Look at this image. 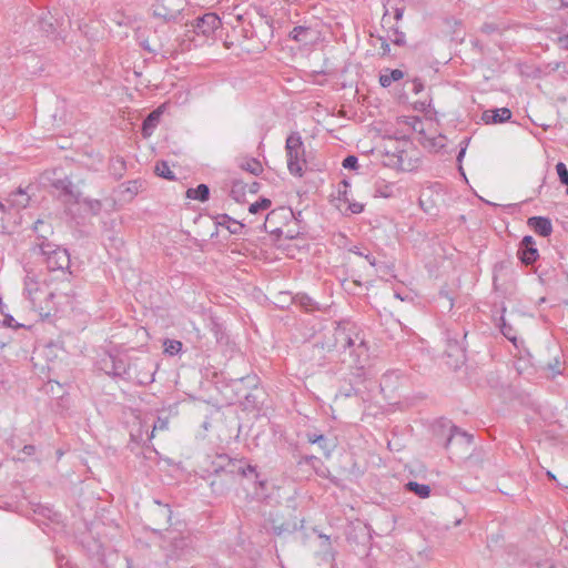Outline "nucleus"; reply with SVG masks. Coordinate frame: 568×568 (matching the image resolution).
<instances>
[{"mask_svg":"<svg viewBox=\"0 0 568 568\" xmlns=\"http://www.w3.org/2000/svg\"><path fill=\"white\" fill-rule=\"evenodd\" d=\"M285 152L287 158V170L294 175L302 178L304 174L305 146L298 132H292L285 141Z\"/></svg>","mask_w":568,"mask_h":568,"instance_id":"nucleus-1","label":"nucleus"},{"mask_svg":"<svg viewBox=\"0 0 568 568\" xmlns=\"http://www.w3.org/2000/svg\"><path fill=\"white\" fill-rule=\"evenodd\" d=\"M466 337L467 331L465 329L464 326H460L458 324H454L450 327H447L445 331V353L447 354L448 357L456 358V366L458 365V363H463L465 361Z\"/></svg>","mask_w":568,"mask_h":568,"instance_id":"nucleus-2","label":"nucleus"},{"mask_svg":"<svg viewBox=\"0 0 568 568\" xmlns=\"http://www.w3.org/2000/svg\"><path fill=\"white\" fill-rule=\"evenodd\" d=\"M186 0H161L151 6L152 16L165 23H179L183 20Z\"/></svg>","mask_w":568,"mask_h":568,"instance_id":"nucleus-3","label":"nucleus"},{"mask_svg":"<svg viewBox=\"0 0 568 568\" xmlns=\"http://www.w3.org/2000/svg\"><path fill=\"white\" fill-rule=\"evenodd\" d=\"M132 361L129 358L120 357L111 354H105L99 362V369L103 371L106 375L112 377H120L128 381L131 377Z\"/></svg>","mask_w":568,"mask_h":568,"instance_id":"nucleus-4","label":"nucleus"},{"mask_svg":"<svg viewBox=\"0 0 568 568\" xmlns=\"http://www.w3.org/2000/svg\"><path fill=\"white\" fill-rule=\"evenodd\" d=\"M131 365V377L128 381L135 382L141 386L150 385L154 382L158 364L150 357L134 358Z\"/></svg>","mask_w":568,"mask_h":568,"instance_id":"nucleus-5","label":"nucleus"},{"mask_svg":"<svg viewBox=\"0 0 568 568\" xmlns=\"http://www.w3.org/2000/svg\"><path fill=\"white\" fill-rule=\"evenodd\" d=\"M38 260L44 263L49 271H68L71 266L70 251H39Z\"/></svg>","mask_w":568,"mask_h":568,"instance_id":"nucleus-6","label":"nucleus"},{"mask_svg":"<svg viewBox=\"0 0 568 568\" xmlns=\"http://www.w3.org/2000/svg\"><path fill=\"white\" fill-rule=\"evenodd\" d=\"M222 26L221 19L216 13L209 12L197 17L192 23V31L197 36L211 37Z\"/></svg>","mask_w":568,"mask_h":568,"instance_id":"nucleus-7","label":"nucleus"},{"mask_svg":"<svg viewBox=\"0 0 568 568\" xmlns=\"http://www.w3.org/2000/svg\"><path fill=\"white\" fill-rule=\"evenodd\" d=\"M258 384L260 377L254 373H247L244 376L231 377L227 386L233 390L235 400L240 403L244 397L245 392Z\"/></svg>","mask_w":568,"mask_h":568,"instance_id":"nucleus-8","label":"nucleus"},{"mask_svg":"<svg viewBox=\"0 0 568 568\" xmlns=\"http://www.w3.org/2000/svg\"><path fill=\"white\" fill-rule=\"evenodd\" d=\"M264 529L268 534L282 536L284 534H292L296 531L297 525L296 523L283 520L277 513H270L268 517L265 519Z\"/></svg>","mask_w":568,"mask_h":568,"instance_id":"nucleus-9","label":"nucleus"},{"mask_svg":"<svg viewBox=\"0 0 568 568\" xmlns=\"http://www.w3.org/2000/svg\"><path fill=\"white\" fill-rule=\"evenodd\" d=\"M334 344L336 351H346L355 346L358 335L352 328L338 324L333 332Z\"/></svg>","mask_w":568,"mask_h":568,"instance_id":"nucleus-10","label":"nucleus"},{"mask_svg":"<svg viewBox=\"0 0 568 568\" xmlns=\"http://www.w3.org/2000/svg\"><path fill=\"white\" fill-rule=\"evenodd\" d=\"M233 483L234 481L230 477L224 476V473L220 471L216 466H212V471L209 476V485L214 495H225Z\"/></svg>","mask_w":568,"mask_h":568,"instance_id":"nucleus-11","label":"nucleus"},{"mask_svg":"<svg viewBox=\"0 0 568 568\" xmlns=\"http://www.w3.org/2000/svg\"><path fill=\"white\" fill-rule=\"evenodd\" d=\"M266 394L265 390L260 387V384L255 387L250 388L245 392L244 397L240 402L244 410H260L264 404Z\"/></svg>","mask_w":568,"mask_h":568,"instance_id":"nucleus-12","label":"nucleus"},{"mask_svg":"<svg viewBox=\"0 0 568 568\" xmlns=\"http://www.w3.org/2000/svg\"><path fill=\"white\" fill-rule=\"evenodd\" d=\"M473 439H474L473 435H470V434L462 430L457 426L453 425L450 427L449 436L446 439L445 448L449 449L452 447H457V448L465 447L466 449H468L473 443Z\"/></svg>","mask_w":568,"mask_h":568,"instance_id":"nucleus-13","label":"nucleus"},{"mask_svg":"<svg viewBox=\"0 0 568 568\" xmlns=\"http://www.w3.org/2000/svg\"><path fill=\"white\" fill-rule=\"evenodd\" d=\"M240 465V459L231 458L226 454H220L215 460L212 462V466H216L220 471L224 473V476L230 477L233 481L236 476V468Z\"/></svg>","mask_w":568,"mask_h":568,"instance_id":"nucleus-14","label":"nucleus"},{"mask_svg":"<svg viewBox=\"0 0 568 568\" xmlns=\"http://www.w3.org/2000/svg\"><path fill=\"white\" fill-rule=\"evenodd\" d=\"M513 116L511 110L508 108H496L486 110L481 114V120L486 124H500L510 121Z\"/></svg>","mask_w":568,"mask_h":568,"instance_id":"nucleus-15","label":"nucleus"},{"mask_svg":"<svg viewBox=\"0 0 568 568\" xmlns=\"http://www.w3.org/2000/svg\"><path fill=\"white\" fill-rule=\"evenodd\" d=\"M236 476L253 479L254 483L262 489H264L266 486V480L260 479V474L256 470V466L247 463L245 458L240 459V465L236 468Z\"/></svg>","mask_w":568,"mask_h":568,"instance_id":"nucleus-16","label":"nucleus"},{"mask_svg":"<svg viewBox=\"0 0 568 568\" xmlns=\"http://www.w3.org/2000/svg\"><path fill=\"white\" fill-rule=\"evenodd\" d=\"M77 206L79 211H83L91 216L98 215L102 210V203L99 200H90L82 197L80 194L73 193V207Z\"/></svg>","mask_w":568,"mask_h":568,"instance_id":"nucleus-17","label":"nucleus"},{"mask_svg":"<svg viewBox=\"0 0 568 568\" xmlns=\"http://www.w3.org/2000/svg\"><path fill=\"white\" fill-rule=\"evenodd\" d=\"M162 113V108L159 106L145 116L141 126V134L144 139L150 138L153 134L160 123Z\"/></svg>","mask_w":568,"mask_h":568,"instance_id":"nucleus-18","label":"nucleus"},{"mask_svg":"<svg viewBox=\"0 0 568 568\" xmlns=\"http://www.w3.org/2000/svg\"><path fill=\"white\" fill-rule=\"evenodd\" d=\"M528 226L540 236H549L552 232L550 219L546 216H531L527 221Z\"/></svg>","mask_w":568,"mask_h":568,"instance_id":"nucleus-19","label":"nucleus"},{"mask_svg":"<svg viewBox=\"0 0 568 568\" xmlns=\"http://www.w3.org/2000/svg\"><path fill=\"white\" fill-rule=\"evenodd\" d=\"M51 185L58 192L59 195L68 196L71 193V181L68 175H65L62 170L55 169L52 172Z\"/></svg>","mask_w":568,"mask_h":568,"instance_id":"nucleus-20","label":"nucleus"},{"mask_svg":"<svg viewBox=\"0 0 568 568\" xmlns=\"http://www.w3.org/2000/svg\"><path fill=\"white\" fill-rule=\"evenodd\" d=\"M42 286L40 285L39 281L37 280L36 274H31L30 272L27 273L24 278V294L30 300L32 305H37V302L39 301V293L41 292Z\"/></svg>","mask_w":568,"mask_h":568,"instance_id":"nucleus-21","label":"nucleus"},{"mask_svg":"<svg viewBox=\"0 0 568 568\" xmlns=\"http://www.w3.org/2000/svg\"><path fill=\"white\" fill-rule=\"evenodd\" d=\"M31 201V196L27 190L19 187L17 191L9 194L7 202L9 203V209L13 210H22L26 209Z\"/></svg>","mask_w":568,"mask_h":568,"instance_id":"nucleus-22","label":"nucleus"},{"mask_svg":"<svg viewBox=\"0 0 568 568\" xmlns=\"http://www.w3.org/2000/svg\"><path fill=\"white\" fill-rule=\"evenodd\" d=\"M373 267L382 277H396L394 274L395 263L388 260L383 251H377V264H374Z\"/></svg>","mask_w":568,"mask_h":568,"instance_id":"nucleus-23","label":"nucleus"},{"mask_svg":"<svg viewBox=\"0 0 568 568\" xmlns=\"http://www.w3.org/2000/svg\"><path fill=\"white\" fill-rule=\"evenodd\" d=\"M156 508L152 510V516L159 525L168 527L171 525L172 510L168 504H162L160 500H154Z\"/></svg>","mask_w":568,"mask_h":568,"instance_id":"nucleus-24","label":"nucleus"},{"mask_svg":"<svg viewBox=\"0 0 568 568\" xmlns=\"http://www.w3.org/2000/svg\"><path fill=\"white\" fill-rule=\"evenodd\" d=\"M306 438L308 443L317 444L326 457H329L335 448V444L322 434L307 433Z\"/></svg>","mask_w":568,"mask_h":568,"instance_id":"nucleus-25","label":"nucleus"},{"mask_svg":"<svg viewBox=\"0 0 568 568\" xmlns=\"http://www.w3.org/2000/svg\"><path fill=\"white\" fill-rule=\"evenodd\" d=\"M216 225L225 227L231 234H240L244 229V224L232 219L227 214H220L216 217Z\"/></svg>","mask_w":568,"mask_h":568,"instance_id":"nucleus-26","label":"nucleus"},{"mask_svg":"<svg viewBox=\"0 0 568 568\" xmlns=\"http://www.w3.org/2000/svg\"><path fill=\"white\" fill-rule=\"evenodd\" d=\"M207 327L210 332L214 335L216 342L219 344H227L229 337L226 335L224 326L217 321L216 317H210Z\"/></svg>","mask_w":568,"mask_h":568,"instance_id":"nucleus-27","label":"nucleus"},{"mask_svg":"<svg viewBox=\"0 0 568 568\" xmlns=\"http://www.w3.org/2000/svg\"><path fill=\"white\" fill-rule=\"evenodd\" d=\"M125 171H126V162L122 156L111 158L110 163H109V173L115 180L122 179Z\"/></svg>","mask_w":568,"mask_h":568,"instance_id":"nucleus-28","label":"nucleus"},{"mask_svg":"<svg viewBox=\"0 0 568 568\" xmlns=\"http://www.w3.org/2000/svg\"><path fill=\"white\" fill-rule=\"evenodd\" d=\"M294 303L302 307L305 312H314L320 310L318 303L305 293H297L294 296Z\"/></svg>","mask_w":568,"mask_h":568,"instance_id":"nucleus-29","label":"nucleus"},{"mask_svg":"<svg viewBox=\"0 0 568 568\" xmlns=\"http://www.w3.org/2000/svg\"><path fill=\"white\" fill-rule=\"evenodd\" d=\"M404 78V72L399 69H386L385 73L379 75V84L383 88H388L393 82L399 81Z\"/></svg>","mask_w":568,"mask_h":568,"instance_id":"nucleus-30","label":"nucleus"},{"mask_svg":"<svg viewBox=\"0 0 568 568\" xmlns=\"http://www.w3.org/2000/svg\"><path fill=\"white\" fill-rule=\"evenodd\" d=\"M186 197L205 202L210 197V187L204 183L199 184L196 187H190L186 190Z\"/></svg>","mask_w":568,"mask_h":568,"instance_id":"nucleus-31","label":"nucleus"},{"mask_svg":"<svg viewBox=\"0 0 568 568\" xmlns=\"http://www.w3.org/2000/svg\"><path fill=\"white\" fill-rule=\"evenodd\" d=\"M420 209L428 215H437L438 209L430 193L423 192L418 199Z\"/></svg>","mask_w":568,"mask_h":568,"instance_id":"nucleus-32","label":"nucleus"},{"mask_svg":"<svg viewBox=\"0 0 568 568\" xmlns=\"http://www.w3.org/2000/svg\"><path fill=\"white\" fill-rule=\"evenodd\" d=\"M405 488L409 493H414L419 498H427L430 496V487L426 484H419L417 481H408Z\"/></svg>","mask_w":568,"mask_h":568,"instance_id":"nucleus-33","label":"nucleus"},{"mask_svg":"<svg viewBox=\"0 0 568 568\" xmlns=\"http://www.w3.org/2000/svg\"><path fill=\"white\" fill-rule=\"evenodd\" d=\"M395 184L388 183L384 180H378L375 183V193L382 197L388 199L395 196Z\"/></svg>","mask_w":568,"mask_h":568,"instance_id":"nucleus-34","label":"nucleus"},{"mask_svg":"<svg viewBox=\"0 0 568 568\" xmlns=\"http://www.w3.org/2000/svg\"><path fill=\"white\" fill-rule=\"evenodd\" d=\"M154 172L158 176L163 178L168 181H175L176 176L174 172L170 169L166 161L161 160L155 163Z\"/></svg>","mask_w":568,"mask_h":568,"instance_id":"nucleus-35","label":"nucleus"},{"mask_svg":"<svg viewBox=\"0 0 568 568\" xmlns=\"http://www.w3.org/2000/svg\"><path fill=\"white\" fill-rule=\"evenodd\" d=\"M312 30L310 27L306 26H296L293 28V30L290 32V38L296 42H303L306 43L308 40V36L311 34Z\"/></svg>","mask_w":568,"mask_h":568,"instance_id":"nucleus-36","label":"nucleus"},{"mask_svg":"<svg viewBox=\"0 0 568 568\" xmlns=\"http://www.w3.org/2000/svg\"><path fill=\"white\" fill-rule=\"evenodd\" d=\"M241 169L250 172L251 174H253L255 176H258L263 172V166H262L261 162L254 158L245 160L241 164Z\"/></svg>","mask_w":568,"mask_h":568,"instance_id":"nucleus-37","label":"nucleus"},{"mask_svg":"<svg viewBox=\"0 0 568 568\" xmlns=\"http://www.w3.org/2000/svg\"><path fill=\"white\" fill-rule=\"evenodd\" d=\"M388 37L395 45L404 47L406 44V36L399 30L398 26H390Z\"/></svg>","mask_w":568,"mask_h":568,"instance_id":"nucleus-38","label":"nucleus"},{"mask_svg":"<svg viewBox=\"0 0 568 568\" xmlns=\"http://www.w3.org/2000/svg\"><path fill=\"white\" fill-rule=\"evenodd\" d=\"M274 298V305L281 310L286 308L294 303V296H292L288 292H278Z\"/></svg>","mask_w":568,"mask_h":568,"instance_id":"nucleus-39","label":"nucleus"},{"mask_svg":"<svg viewBox=\"0 0 568 568\" xmlns=\"http://www.w3.org/2000/svg\"><path fill=\"white\" fill-rule=\"evenodd\" d=\"M245 189L246 184H244L242 181L234 180L230 191V196L236 202H241L245 195Z\"/></svg>","mask_w":568,"mask_h":568,"instance_id":"nucleus-40","label":"nucleus"},{"mask_svg":"<svg viewBox=\"0 0 568 568\" xmlns=\"http://www.w3.org/2000/svg\"><path fill=\"white\" fill-rule=\"evenodd\" d=\"M517 257L521 264L532 265L539 258V251H517Z\"/></svg>","mask_w":568,"mask_h":568,"instance_id":"nucleus-41","label":"nucleus"},{"mask_svg":"<svg viewBox=\"0 0 568 568\" xmlns=\"http://www.w3.org/2000/svg\"><path fill=\"white\" fill-rule=\"evenodd\" d=\"M426 142H422L424 146H428L435 151H439L445 146L446 136L443 134H438L437 136L427 138L424 136Z\"/></svg>","mask_w":568,"mask_h":568,"instance_id":"nucleus-42","label":"nucleus"},{"mask_svg":"<svg viewBox=\"0 0 568 568\" xmlns=\"http://www.w3.org/2000/svg\"><path fill=\"white\" fill-rule=\"evenodd\" d=\"M499 322H500L499 323L500 333L507 339H509L510 342L515 343L516 339H517V336H516V332H515L514 327L506 322L504 315L500 316Z\"/></svg>","mask_w":568,"mask_h":568,"instance_id":"nucleus-43","label":"nucleus"},{"mask_svg":"<svg viewBox=\"0 0 568 568\" xmlns=\"http://www.w3.org/2000/svg\"><path fill=\"white\" fill-rule=\"evenodd\" d=\"M121 186L124 187L123 192L129 193L130 196L132 197V196L136 195L140 192V190L143 187V181L140 179L131 180V181L122 183Z\"/></svg>","mask_w":568,"mask_h":568,"instance_id":"nucleus-44","label":"nucleus"},{"mask_svg":"<svg viewBox=\"0 0 568 568\" xmlns=\"http://www.w3.org/2000/svg\"><path fill=\"white\" fill-rule=\"evenodd\" d=\"M272 202L270 199L260 197L256 202L252 203L248 207L250 213L256 214L261 211H265L271 206Z\"/></svg>","mask_w":568,"mask_h":568,"instance_id":"nucleus-45","label":"nucleus"},{"mask_svg":"<svg viewBox=\"0 0 568 568\" xmlns=\"http://www.w3.org/2000/svg\"><path fill=\"white\" fill-rule=\"evenodd\" d=\"M183 344L180 341L166 339L164 342V353L171 356L181 352Z\"/></svg>","mask_w":568,"mask_h":568,"instance_id":"nucleus-46","label":"nucleus"},{"mask_svg":"<svg viewBox=\"0 0 568 568\" xmlns=\"http://www.w3.org/2000/svg\"><path fill=\"white\" fill-rule=\"evenodd\" d=\"M556 172L558 174V179L562 185L568 186V169L564 162H558L556 164Z\"/></svg>","mask_w":568,"mask_h":568,"instance_id":"nucleus-47","label":"nucleus"},{"mask_svg":"<svg viewBox=\"0 0 568 568\" xmlns=\"http://www.w3.org/2000/svg\"><path fill=\"white\" fill-rule=\"evenodd\" d=\"M298 465L307 464L313 467V469H316L317 465L323 466V463L314 455H303L298 459Z\"/></svg>","mask_w":568,"mask_h":568,"instance_id":"nucleus-48","label":"nucleus"},{"mask_svg":"<svg viewBox=\"0 0 568 568\" xmlns=\"http://www.w3.org/2000/svg\"><path fill=\"white\" fill-rule=\"evenodd\" d=\"M342 165L347 170H357L358 169V158L356 155L349 154L344 158Z\"/></svg>","mask_w":568,"mask_h":568,"instance_id":"nucleus-49","label":"nucleus"},{"mask_svg":"<svg viewBox=\"0 0 568 568\" xmlns=\"http://www.w3.org/2000/svg\"><path fill=\"white\" fill-rule=\"evenodd\" d=\"M349 187V183L347 180H343L341 182V185L338 187V199L345 203L349 202V199L347 196V189Z\"/></svg>","mask_w":568,"mask_h":568,"instance_id":"nucleus-50","label":"nucleus"},{"mask_svg":"<svg viewBox=\"0 0 568 568\" xmlns=\"http://www.w3.org/2000/svg\"><path fill=\"white\" fill-rule=\"evenodd\" d=\"M408 123L412 125V128H413V130H414L415 132H418L419 134H422L423 136H425V132H424V129H423V121H422V119H420V118H418V116H413V118H412V122H408Z\"/></svg>","mask_w":568,"mask_h":568,"instance_id":"nucleus-51","label":"nucleus"},{"mask_svg":"<svg viewBox=\"0 0 568 568\" xmlns=\"http://www.w3.org/2000/svg\"><path fill=\"white\" fill-rule=\"evenodd\" d=\"M356 254H358L359 256H364L365 260H367V262L373 266L374 264H377V251L375 252H371L368 251L367 254H363V251H354Z\"/></svg>","mask_w":568,"mask_h":568,"instance_id":"nucleus-52","label":"nucleus"},{"mask_svg":"<svg viewBox=\"0 0 568 568\" xmlns=\"http://www.w3.org/2000/svg\"><path fill=\"white\" fill-rule=\"evenodd\" d=\"M74 317H80V325H79V328L80 329H84L85 328V325L89 321V315L83 313V312H78L73 308V318Z\"/></svg>","mask_w":568,"mask_h":568,"instance_id":"nucleus-53","label":"nucleus"},{"mask_svg":"<svg viewBox=\"0 0 568 568\" xmlns=\"http://www.w3.org/2000/svg\"><path fill=\"white\" fill-rule=\"evenodd\" d=\"M347 210L352 213V214H359L364 211V204L363 203H359V202H348V207Z\"/></svg>","mask_w":568,"mask_h":568,"instance_id":"nucleus-54","label":"nucleus"},{"mask_svg":"<svg viewBox=\"0 0 568 568\" xmlns=\"http://www.w3.org/2000/svg\"><path fill=\"white\" fill-rule=\"evenodd\" d=\"M432 105V99H429V101H416L414 103V110L416 111H419V112H427L428 111V108Z\"/></svg>","mask_w":568,"mask_h":568,"instance_id":"nucleus-55","label":"nucleus"},{"mask_svg":"<svg viewBox=\"0 0 568 568\" xmlns=\"http://www.w3.org/2000/svg\"><path fill=\"white\" fill-rule=\"evenodd\" d=\"M412 83H413V88H412V91L415 93V94H418L420 93L425 85H424V81L420 79V78H414L412 80Z\"/></svg>","mask_w":568,"mask_h":568,"instance_id":"nucleus-56","label":"nucleus"},{"mask_svg":"<svg viewBox=\"0 0 568 568\" xmlns=\"http://www.w3.org/2000/svg\"><path fill=\"white\" fill-rule=\"evenodd\" d=\"M535 240L531 235H526L523 237L519 248H534Z\"/></svg>","mask_w":568,"mask_h":568,"instance_id":"nucleus-57","label":"nucleus"},{"mask_svg":"<svg viewBox=\"0 0 568 568\" xmlns=\"http://www.w3.org/2000/svg\"><path fill=\"white\" fill-rule=\"evenodd\" d=\"M338 394L344 397H352L357 395V389L352 384H349L347 388H341Z\"/></svg>","mask_w":568,"mask_h":568,"instance_id":"nucleus-58","label":"nucleus"},{"mask_svg":"<svg viewBox=\"0 0 568 568\" xmlns=\"http://www.w3.org/2000/svg\"><path fill=\"white\" fill-rule=\"evenodd\" d=\"M480 30L483 33L490 36L498 31V27L495 23H484Z\"/></svg>","mask_w":568,"mask_h":568,"instance_id":"nucleus-59","label":"nucleus"},{"mask_svg":"<svg viewBox=\"0 0 568 568\" xmlns=\"http://www.w3.org/2000/svg\"><path fill=\"white\" fill-rule=\"evenodd\" d=\"M505 267H506V264L504 262L495 264L494 276H493V282H494L495 287L497 286L498 275Z\"/></svg>","mask_w":568,"mask_h":568,"instance_id":"nucleus-60","label":"nucleus"},{"mask_svg":"<svg viewBox=\"0 0 568 568\" xmlns=\"http://www.w3.org/2000/svg\"><path fill=\"white\" fill-rule=\"evenodd\" d=\"M49 386H50V392L52 394H55L60 397L61 400H63V396H60L59 393L62 388V385L58 382H49Z\"/></svg>","mask_w":568,"mask_h":568,"instance_id":"nucleus-61","label":"nucleus"},{"mask_svg":"<svg viewBox=\"0 0 568 568\" xmlns=\"http://www.w3.org/2000/svg\"><path fill=\"white\" fill-rule=\"evenodd\" d=\"M379 40L382 41L381 49H382V55H388L390 52L389 43L387 42V39L384 37H381Z\"/></svg>","mask_w":568,"mask_h":568,"instance_id":"nucleus-62","label":"nucleus"},{"mask_svg":"<svg viewBox=\"0 0 568 568\" xmlns=\"http://www.w3.org/2000/svg\"><path fill=\"white\" fill-rule=\"evenodd\" d=\"M404 11H405L404 6H396L394 8V19L396 20V22H398L403 19Z\"/></svg>","mask_w":568,"mask_h":568,"instance_id":"nucleus-63","label":"nucleus"},{"mask_svg":"<svg viewBox=\"0 0 568 568\" xmlns=\"http://www.w3.org/2000/svg\"><path fill=\"white\" fill-rule=\"evenodd\" d=\"M530 568H555L554 564L551 561H542L537 562L536 565L531 566Z\"/></svg>","mask_w":568,"mask_h":568,"instance_id":"nucleus-64","label":"nucleus"}]
</instances>
